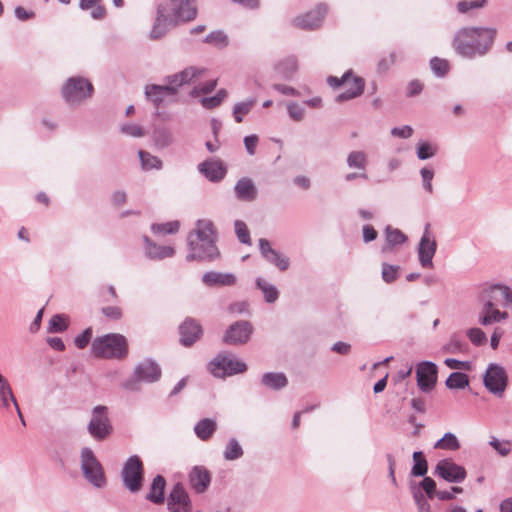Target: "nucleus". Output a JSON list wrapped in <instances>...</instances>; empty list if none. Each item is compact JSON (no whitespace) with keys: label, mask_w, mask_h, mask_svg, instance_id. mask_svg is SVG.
Instances as JSON below:
<instances>
[{"label":"nucleus","mask_w":512,"mask_h":512,"mask_svg":"<svg viewBox=\"0 0 512 512\" xmlns=\"http://www.w3.org/2000/svg\"><path fill=\"white\" fill-rule=\"evenodd\" d=\"M496 34L495 28L464 27L455 33L452 46L463 58L483 57L491 50Z\"/></svg>","instance_id":"nucleus-1"},{"label":"nucleus","mask_w":512,"mask_h":512,"mask_svg":"<svg viewBox=\"0 0 512 512\" xmlns=\"http://www.w3.org/2000/svg\"><path fill=\"white\" fill-rule=\"evenodd\" d=\"M216 230L209 219H200L196 222L195 229L187 237L189 253L187 261L200 260L212 261L219 256L216 246Z\"/></svg>","instance_id":"nucleus-2"},{"label":"nucleus","mask_w":512,"mask_h":512,"mask_svg":"<svg viewBox=\"0 0 512 512\" xmlns=\"http://www.w3.org/2000/svg\"><path fill=\"white\" fill-rule=\"evenodd\" d=\"M204 73V68L196 66L186 67L178 73L167 76L165 78L167 84L165 85H146L144 94L158 108L166 98L175 96L181 86L193 83L195 79L201 77Z\"/></svg>","instance_id":"nucleus-3"},{"label":"nucleus","mask_w":512,"mask_h":512,"mask_svg":"<svg viewBox=\"0 0 512 512\" xmlns=\"http://www.w3.org/2000/svg\"><path fill=\"white\" fill-rule=\"evenodd\" d=\"M92 351L100 358L123 359L128 354L127 340L121 334H106L93 341Z\"/></svg>","instance_id":"nucleus-4"},{"label":"nucleus","mask_w":512,"mask_h":512,"mask_svg":"<svg viewBox=\"0 0 512 512\" xmlns=\"http://www.w3.org/2000/svg\"><path fill=\"white\" fill-rule=\"evenodd\" d=\"M81 471L86 481L93 487L101 489L106 486V476L102 464L92 449L84 447L80 454Z\"/></svg>","instance_id":"nucleus-5"},{"label":"nucleus","mask_w":512,"mask_h":512,"mask_svg":"<svg viewBox=\"0 0 512 512\" xmlns=\"http://www.w3.org/2000/svg\"><path fill=\"white\" fill-rule=\"evenodd\" d=\"M92 84L83 77H71L62 87V95L70 106H77L93 94Z\"/></svg>","instance_id":"nucleus-6"},{"label":"nucleus","mask_w":512,"mask_h":512,"mask_svg":"<svg viewBox=\"0 0 512 512\" xmlns=\"http://www.w3.org/2000/svg\"><path fill=\"white\" fill-rule=\"evenodd\" d=\"M208 370L213 376L224 378L245 372L247 365L233 355L220 353L209 362Z\"/></svg>","instance_id":"nucleus-7"},{"label":"nucleus","mask_w":512,"mask_h":512,"mask_svg":"<svg viewBox=\"0 0 512 512\" xmlns=\"http://www.w3.org/2000/svg\"><path fill=\"white\" fill-rule=\"evenodd\" d=\"M121 478L124 487L131 493H137L142 489L144 480V468L141 459L137 455L130 456L123 465Z\"/></svg>","instance_id":"nucleus-8"},{"label":"nucleus","mask_w":512,"mask_h":512,"mask_svg":"<svg viewBox=\"0 0 512 512\" xmlns=\"http://www.w3.org/2000/svg\"><path fill=\"white\" fill-rule=\"evenodd\" d=\"M161 377L160 366L151 359H145L134 368V379H130L123 383V387L130 391L138 390L137 381L147 383L156 382Z\"/></svg>","instance_id":"nucleus-9"},{"label":"nucleus","mask_w":512,"mask_h":512,"mask_svg":"<svg viewBox=\"0 0 512 512\" xmlns=\"http://www.w3.org/2000/svg\"><path fill=\"white\" fill-rule=\"evenodd\" d=\"M478 300L482 307L487 308H497L498 304L512 305V289L500 284L490 285L480 291Z\"/></svg>","instance_id":"nucleus-10"},{"label":"nucleus","mask_w":512,"mask_h":512,"mask_svg":"<svg viewBox=\"0 0 512 512\" xmlns=\"http://www.w3.org/2000/svg\"><path fill=\"white\" fill-rule=\"evenodd\" d=\"M87 429L90 435L98 441L104 440L112 433L113 428L106 406L98 405L93 408Z\"/></svg>","instance_id":"nucleus-11"},{"label":"nucleus","mask_w":512,"mask_h":512,"mask_svg":"<svg viewBox=\"0 0 512 512\" xmlns=\"http://www.w3.org/2000/svg\"><path fill=\"white\" fill-rule=\"evenodd\" d=\"M483 384L490 393L502 397L508 385V375L504 367L490 363L484 374Z\"/></svg>","instance_id":"nucleus-12"},{"label":"nucleus","mask_w":512,"mask_h":512,"mask_svg":"<svg viewBox=\"0 0 512 512\" xmlns=\"http://www.w3.org/2000/svg\"><path fill=\"white\" fill-rule=\"evenodd\" d=\"M166 12L177 24L193 21L197 16L195 0H169Z\"/></svg>","instance_id":"nucleus-13"},{"label":"nucleus","mask_w":512,"mask_h":512,"mask_svg":"<svg viewBox=\"0 0 512 512\" xmlns=\"http://www.w3.org/2000/svg\"><path fill=\"white\" fill-rule=\"evenodd\" d=\"M429 228L430 224H426L417 249L419 262L424 268L433 267V257L437 249L436 241Z\"/></svg>","instance_id":"nucleus-14"},{"label":"nucleus","mask_w":512,"mask_h":512,"mask_svg":"<svg viewBox=\"0 0 512 512\" xmlns=\"http://www.w3.org/2000/svg\"><path fill=\"white\" fill-rule=\"evenodd\" d=\"M434 474L450 483H461L466 478V470L452 459L440 460L434 469Z\"/></svg>","instance_id":"nucleus-15"},{"label":"nucleus","mask_w":512,"mask_h":512,"mask_svg":"<svg viewBox=\"0 0 512 512\" xmlns=\"http://www.w3.org/2000/svg\"><path fill=\"white\" fill-rule=\"evenodd\" d=\"M438 368L434 362L423 361L416 366L417 386L422 392H430L437 381Z\"/></svg>","instance_id":"nucleus-16"},{"label":"nucleus","mask_w":512,"mask_h":512,"mask_svg":"<svg viewBox=\"0 0 512 512\" xmlns=\"http://www.w3.org/2000/svg\"><path fill=\"white\" fill-rule=\"evenodd\" d=\"M253 332V326L250 322L240 320L236 321L228 327L223 342L228 345H241L249 341Z\"/></svg>","instance_id":"nucleus-17"},{"label":"nucleus","mask_w":512,"mask_h":512,"mask_svg":"<svg viewBox=\"0 0 512 512\" xmlns=\"http://www.w3.org/2000/svg\"><path fill=\"white\" fill-rule=\"evenodd\" d=\"M167 509L169 512H191L190 497L181 483L172 487L167 497Z\"/></svg>","instance_id":"nucleus-18"},{"label":"nucleus","mask_w":512,"mask_h":512,"mask_svg":"<svg viewBox=\"0 0 512 512\" xmlns=\"http://www.w3.org/2000/svg\"><path fill=\"white\" fill-rule=\"evenodd\" d=\"M326 13H327L326 6L321 4V5L316 6L315 9L309 11L308 13L294 18L293 24H294V26L301 28V29H307V30L316 29L321 25Z\"/></svg>","instance_id":"nucleus-19"},{"label":"nucleus","mask_w":512,"mask_h":512,"mask_svg":"<svg viewBox=\"0 0 512 512\" xmlns=\"http://www.w3.org/2000/svg\"><path fill=\"white\" fill-rule=\"evenodd\" d=\"M259 250L261 255L269 263L275 265L279 270L285 271L289 268V258L275 249L271 248L270 243L267 239H259Z\"/></svg>","instance_id":"nucleus-20"},{"label":"nucleus","mask_w":512,"mask_h":512,"mask_svg":"<svg viewBox=\"0 0 512 512\" xmlns=\"http://www.w3.org/2000/svg\"><path fill=\"white\" fill-rule=\"evenodd\" d=\"M177 23L171 21L170 15L166 12V7L159 5L157 8V17L150 31L149 37L153 40L163 37L170 28L177 26Z\"/></svg>","instance_id":"nucleus-21"},{"label":"nucleus","mask_w":512,"mask_h":512,"mask_svg":"<svg viewBox=\"0 0 512 512\" xmlns=\"http://www.w3.org/2000/svg\"><path fill=\"white\" fill-rule=\"evenodd\" d=\"M189 483L196 493L202 494L207 491L211 483V474L203 466H194L189 472Z\"/></svg>","instance_id":"nucleus-22"},{"label":"nucleus","mask_w":512,"mask_h":512,"mask_svg":"<svg viewBox=\"0 0 512 512\" xmlns=\"http://www.w3.org/2000/svg\"><path fill=\"white\" fill-rule=\"evenodd\" d=\"M145 255L152 260H163L171 258L175 255V249L169 245H158L153 242L149 237L144 236Z\"/></svg>","instance_id":"nucleus-23"},{"label":"nucleus","mask_w":512,"mask_h":512,"mask_svg":"<svg viewBox=\"0 0 512 512\" xmlns=\"http://www.w3.org/2000/svg\"><path fill=\"white\" fill-rule=\"evenodd\" d=\"M198 170L209 181L218 182L222 180L226 174V168L222 162L217 160H207L198 165Z\"/></svg>","instance_id":"nucleus-24"},{"label":"nucleus","mask_w":512,"mask_h":512,"mask_svg":"<svg viewBox=\"0 0 512 512\" xmlns=\"http://www.w3.org/2000/svg\"><path fill=\"white\" fill-rule=\"evenodd\" d=\"M179 331L181 336L180 341L184 346L192 345L202 334L201 326L192 319L185 320L179 327Z\"/></svg>","instance_id":"nucleus-25"},{"label":"nucleus","mask_w":512,"mask_h":512,"mask_svg":"<svg viewBox=\"0 0 512 512\" xmlns=\"http://www.w3.org/2000/svg\"><path fill=\"white\" fill-rule=\"evenodd\" d=\"M236 197L241 201L252 202L257 197V188L252 179L240 178L234 187Z\"/></svg>","instance_id":"nucleus-26"},{"label":"nucleus","mask_w":512,"mask_h":512,"mask_svg":"<svg viewBox=\"0 0 512 512\" xmlns=\"http://www.w3.org/2000/svg\"><path fill=\"white\" fill-rule=\"evenodd\" d=\"M345 91L336 96V102H344L360 96L364 91L365 82L363 78L351 74L350 81Z\"/></svg>","instance_id":"nucleus-27"},{"label":"nucleus","mask_w":512,"mask_h":512,"mask_svg":"<svg viewBox=\"0 0 512 512\" xmlns=\"http://www.w3.org/2000/svg\"><path fill=\"white\" fill-rule=\"evenodd\" d=\"M236 276L232 273L207 272L202 276V282L207 286H233Z\"/></svg>","instance_id":"nucleus-28"},{"label":"nucleus","mask_w":512,"mask_h":512,"mask_svg":"<svg viewBox=\"0 0 512 512\" xmlns=\"http://www.w3.org/2000/svg\"><path fill=\"white\" fill-rule=\"evenodd\" d=\"M165 486V478L161 475L155 476L150 485L149 492L146 494V500L157 505L162 504L165 500Z\"/></svg>","instance_id":"nucleus-29"},{"label":"nucleus","mask_w":512,"mask_h":512,"mask_svg":"<svg viewBox=\"0 0 512 512\" xmlns=\"http://www.w3.org/2000/svg\"><path fill=\"white\" fill-rule=\"evenodd\" d=\"M508 318L507 312H502L498 308L481 307L478 322L483 326L499 323Z\"/></svg>","instance_id":"nucleus-30"},{"label":"nucleus","mask_w":512,"mask_h":512,"mask_svg":"<svg viewBox=\"0 0 512 512\" xmlns=\"http://www.w3.org/2000/svg\"><path fill=\"white\" fill-rule=\"evenodd\" d=\"M261 383L269 389L280 390L287 386L288 379L282 372H267L262 375Z\"/></svg>","instance_id":"nucleus-31"},{"label":"nucleus","mask_w":512,"mask_h":512,"mask_svg":"<svg viewBox=\"0 0 512 512\" xmlns=\"http://www.w3.org/2000/svg\"><path fill=\"white\" fill-rule=\"evenodd\" d=\"M216 427L217 424L215 420L204 418L197 422L194 427V432L199 439L207 441L214 434Z\"/></svg>","instance_id":"nucleus-32"},{"label":"nucleus","mask_w":512,"mask_h":512,"mask_svg":"<svg viewBox=\"0 0 512 512\" xmlns=\"http://www.w3.org/2000/svg\"><path fill=\"white\" fill-rule=\"evenodd\" d=\"M11 402L13 403V405H16L17 403L10 384L0 374V408L8 409L10 407Z\"/></svg>","instance_id":"nucleus-33"},{"label":"nucleus","mask_w":512,"mask_h":512,"mask_svg":"<svg viewBox=\"0 0 512 512\" xmlns=\"http://www.w3.org/2000/svg\"><path fill=\"white\" fill-rule=\"evenodd\" d=\"M153 141L158 148H166L174 142L173 133L167 127H158L154 130Z\"/></svg>","instance_id":"nucleus-34"},{"label":"nucleus","mask_w":512,"mask_h":512,"mask_svg":"<svg viewBox=\"0 0 512 512\" xmlns=\"http://www.w3.org/2000/svg\"><path fill=\"white\" fill-rule=\"evenodd\" d=\"M386 245L382 247V252L385 253L391 249L392 246L402 244L406 241V236L399 230L387 226L385 229Z\"/></svg>","instance_id":"nucleus-35"},{"label":"nucleus","mask_w":512,"mask_h":512,"mask_svg":"<svg viewBox=\"0 0 512 512\" xmlns=\"http://www.w3.org/2000/svg\"><path fill=\"white\" fill-rule=\"evenodd\" d=\"M298 69V62L294 57H288L276 65L277 73L284 79H290Z\"/></svg>","instance_id":"nucleus-36"},{"label":"nucleus","mask_w":512,"mask_h":512,"mask_svg":"<svg viewBox=\"0 0 512 512\" xmlns=\"http://www.w3.org/2000/svg\"><path fill=\"white\" fill-rule=\"evenodd\" d=\"M256 286L262 291L264 299L267 303H274L278 297L279 292L273 284H270L265 279L259 277L256 279Z\"/></svg>","instance_id":"nucleus-37"},{"label":"nucleus","mask_w":512,"mask_h":512,"mask_svg":"<svg viewBox=\"0 0 512 512\" xmlns=\"http://www.w3.org/2000/svg\"><path fill=\"white\" fill-rule=\"evenodd\" d=\"M346 162L350 169L365 171L368 165L367 154L364 151H352L348 154Z\"/></svg>","instance_id":"nucleus-38"},{"label":"nucleus","mask_w":512,"mask_h":512,"mask_svg":"<svg viewBox=\"0 0 512 512\" xmlns=\"http://www.w3.org/2000/svg\"><path fill=\"white\" fill-rule=\"evenodd\" d=\"M138 156L143 170H160L163 166L162 161L157 156H154L149 152L139 150Z\"/></svg>","instance_id":"nucleus-39"},{"label":"nucleus","mask_w":512,"mask_h":512,"mask_svg":"<svg viewBox=\"0 0 512 512\" xmlns=\"http://www.w3.org/2000/svg\"><path fill=\"white\" fill-rule=\"evenodd\" d=\"M411 493L415 504L417 505V512H431V506L428 502V498L422 493L419 486L416 483L410 484Z\"/></svg>","instance_id":"nucleus-40"},{"label":"nucleus","mask_w":512,"mask_h":512,"mask_svg":"<svg viewBox=\"0 0 512 512\" xmlns=\"http://www.w3.org/2000/svg\"><path fill=\"white\" fill-rule=\"evenodd\" d=\"M434 448L456 451L460 448V443L455 434L447 432L434 444Z\"/></svg>","instance_id":"nucleus-41"},{"label":"nucleus","mask_w":512,"mask_h":512,"mask_svg":"<svg viewBox=\"0 0 512 512\" xmlns=\"http://www.w3.org/2000/svg\"><path fill=\"white\" fill-rule=\"evenodd\" d=\"M445 385L449 389H464L469 386V378L465 373L453 372L447 378Z\"/></svg>","instance_id":"nucleus-42"},{"label":"nucleus","mask_w":512,"mask_h":512,"mask_svg":"<svg viewBox=\"0 0 512 512\" xmlns=\"http://www.w3.org/2000/svg\"><path fill=\"white\" fill-rule=\"evenodd\" d=\"M443 350L450 354L465 353L468 350V345L459 336L452 335L450 340L444 345Z\"/></svg>","instance_id":"nucleus-43"},{"label":"nucleus","mask_w":512,"mask_h":512,"mask_svg":"<svg viewBox=\"0 0 512 512\" xmlns=\"http://www.w3.org/2000/svg\"><path fill=\"white\" fill-rule=\"evenodd\" d=\"M414 465L411 469L412 476L422 477L425 476L428 470V463L421 451H415L413 453Z\"/></svg>","instance_id":"nucleus-44"},{"label":"nucleus","mask_w":512,"mask_h":512,"mask_svg":"<svg viewBox=\"0 0 512 512\" xmlns=\"http://www.w3.org/2000/svg\"><path fill=\"white\" fill-rule=\"evenodd\" d=\"M180 222L169 221L166 223H154L151 225V231L156 235H168L175 234L179 231Z\"/></svg>","instance_id":"nucleus-45"},{"label":"nucleus","mask_w":512,"mask_h":512,"mask_svg":"<svg viewBox=\"0 0 512 512\" xmlns=\"http://www.w3.org/2000/svg\"><path fill=\"white\" fill-rule=\"evenodd\" d=\"M255 103L256 100L254 98H250L244 102L236 103L233 107V116L235 121L237 123H241L243 121V117L251 111Z\"/></svg>","instance_id":"nucleus-46"},{"label":"nucleus","mask_w":512,"mask_h":512,"mask_svg":"<svg viewBox=\"0 0 512 512\" xmlns=\"http://www.w3.org/2000/svg\"><path fill=\"white\" fill-rule=\"evenodd\" d=\"M243 455V449L235 438H231L225 448L224 458L228 461L239 459Z\"/></svg>","instance_id":"nucleus-47"},{"label":"nucleus","mask_w":512,"mask_h":512,"mask_svg":"<svg viewBox=\"0 0 512 512\" xmlns=\"http://www.w3.org/2000/svg\"><path fill=\"white\" fill-rule=\"evenodd\" d=\"M204 42L216 46L218 48H224L228 45V37L223 31L216 30L210 32L204 38Z\"/></svg>","instance_id":"nucleus-48"},{"label":"nucleus","mask_w":512,"mask_h":512,"mask_svg":"<svg viewBox=\"0 0 512 512\" xmlns=\"http://www.w3.org/2000/svg\"><path fill=\"white\" fill-rule=\"evenodd\" d=\"M68 317L63 314L54 315L49 321L48 331L51 333H60L68 328Z\"/></svg>","instance_id":"nucleus-49"},{"label":"nucleus","mask_w":512,"mask_h":512,"mask_svg":"<svg viewBox=\"0 0 512 512\" xmlns=\"http://www.w3.org/2000/svg\"><path fill=\"white\" fill-rule=\"evenodd\" d=\"M119 131L130 137L140 138L145 135L144 128L136 123H123L119 126Z\"/></svg>","instance_id":"nucleus-50"},{"label":"nucleus","mask_w":512,"mask_h":512,"mask_svg":"<svg viewBox=\"0 0 512 512\" xmlns=\"http://www.w3.org/2000/svg\"><path fill=\"white\" fill-rule=\"evenodd\" d=\"M416 486L420 487L426 498L434 499L436 497V482L431 477H424L423 480L419 482V484H416Z\"/></svg>","instance_id":"nucleus-51"},{"label":"nucleus","mask_w":512,"mask_h":512,"mask_svg":"<svg viewBox=\"0 0 512 512\" xmlns=\"http://www.w3.org/2000/svg\"><path fill=\"white\" fill-rule=\"evenodd\" d=\"M437 152V148L428 142H419L417 144V157L420 160L432 158Z\"/></svg>","instance_id":"nucleus-52"},{"label":"nucleus","mask_w":512,"mask_h":512,"mask_svg":"<svg viewBox=\"0 0 512 512\" xmlns=\"http://www.w3.org/2000/svg\"><path fill=\"white\" fill-rule=\"evenodd\" d=\"M235 233L239 239V241L243 244H250V233L246 226V224L241 220H236L234 223Z\"/></svg>","instance_id":"nucleus-53"},{"label":"nucleus","mask_w":512,"mask_h":512,"mask_svg":"<svg viewBox=\"0 0 512 512\" xmlns=\"http://www.w3.org/2000/svg\"><path fill=\"white\" fill-rule=\"evenodd\" d=\"M399 266L382 264V279L386 283H392L398 278Z\"/></svg>","instance_id":"nucleus-54"},{"label":"nucleus","mask_w":512,"mask_h":512,"mask_svg":"<svg viewBox=\"0 0 512 512\" xmlns=\"http://www.w3.org/2000/svg\"><path fill=\"white\" fill-rule=\"evenodd\" d=\"M489 444L495 449L501 456H507L511 451V443L508 440L500 441L496 437H491Z\"/></svg>","instance_id":"nucleus-55"},{"label":"nucleus","mask_w":512,"mask_h":512,"mask_svg":"<svg viewBox=\"0 0 512 512\" xmlns=\"http://www.w3.org/2000/svg\"><path fill=\"white\" fill-rule=\"evenodd\" d=\"M430 67L437 76H444L448 72V62L444 59L434 57L430 61Z\"/></svg>","instance_id":"nucleus-56"},{"label":"nucleus","mask_w":512,"mask_h":512,"mask_svg":"<svg viewBox=\"0 0 512 512\" xmlns=\"http://www.w3.org/2000/svg\"><path fill=\"white\" fill-rule=\"evenodd\" d=\"M487 0H471L460 1L457 4V9L460 13H466L471 9H478L485 6Z\"/></svg>","instance_id":"nucleus-57"},{"label":"nucleus","mask_w":512,"mask_h":512,"mask_svg":"<svg viewBox=\"0 0 512 512\" xmlns=\"http://www.w3.org/2000/svg\"><path fill=\"white\" fill-rule=\"evenodd\" d=\"M467 337L475 346L483 345L487 341L486 334L480 328H470Z\"/></svg>","instance_id":"nucleus-58"},{"label":"nucleus","mask_w":512,"mask_h":512,"mask_svg":"<svg viewBox=\"0 0 512 512\" xmlns=\"http://www.w3.org/2000/svg\"><path fill=\"white\" fill-rule=\"evenodd\" d=\"M216 85H217V81L216 80H210V81H208V82H206L204 84L195 86L191 90L190 95L192 97H198L201 94L210 93V92H212L215 89Z\"/></svg>","instance_id":"nucleus-59"},{"label":"nucleus","mask_w":512,"mask_h":512,"mask_svg":"<svg viewBox=\"0 0 512 512\" xmlns=\"http://www.w3.org/2000/svg\"><path fill=\"white\" fill-rule=\"evenodd\" d=\"M420 175H421V178H422V185H423V188L429 193V194H432L433 193V185H432V180L434 178V172L433 170L429 169V168H422L420 170Z\"/></svg>","instance_id":"nucleus-60"},{"label":"nucleus","mask_w":512,"mask_h":512,"mask_svg":"<svg viewBox=\"0 0 512 512\" xmlns=\"http://www.w3.org/2000/svg\"><path fill=\"white\" fill-rule=\"evenodd\" d=\"M396 62V53L391 52L388 56L382 57L377 63L379 73L387 72Z\"/></svg>","instance_id":"nucleus-61"},{"label":"nucleus","mask_w":512,"mask_h":512,"mask_svg":"<svg viewBox=\"0 0 512 512\" xmlns=\"http://www.w3.org/2000/svg\"><path fill=\"white\" fill-rule=\"evenodd\" d=\"M289 116L295 121H301L305 116V109L296 102L287 105Z\"/></svg>","instance_id":"nucleus-62"},{"label":"nucleus","mask_w":512,"mask_h":512,"mask_svg":"<svg viewBox=\"0 0 512 512\" xmlns=\"http://www.w3.org/2000/svg\"><path fill=\"white\" fill-rule=\"evenodd\" d=\"M413 132V128L409 125H404L402 127H394L391 129V135L401 139L410 138Z\"/></svg>","instance_id":"nucleus-63"},{"label":"nucleus","mask_w":512,"mask_h":512,"mask_svg":"<svg viewBox=\"0 0 512 512\" xmlns=\"http://www.w3.org/2000/svg\"><path fill=\"white\" fill-rule=\"evenodd\" d=\"M91 336H92V329L87 328L82 334L78 335L75 338V340H74L75 345L79 349L85 348L88 345V343L90 342Z\"/></svg>","instance_id":"nucleus-64"}]
</instances>
